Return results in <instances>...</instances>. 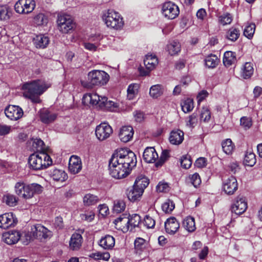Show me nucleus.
I'll return each instance as SVG.
<instances>
[{"label": "nucleus", "instance_id": "13d9d810", "mask_svg": "<svg viewBox=\"0 0 262 262\" xmlns=\"http://www.w3.org/2000/svg\"><path fill=\"white\" fill-rule=\"evenodd\" d=\"M174 207V203L169 199L167 200L162 205V210L166 213H170Z\"/></svg>", "mask_w": 262, "mask_h": 262}, {"label": "nucleus", "instance_id": "cd10ccee", "mask_svg": "<svg viewBox=\"0 0 262 262\" xmlns=\"http://www.w3.org/2000/svg\"><path fill=\"white\" fill-rule=\"evenodd\" d=\"M28 199H31L34 196L35 194L41 193L43 189V187L37 183H31L28 184Z\"/></svg>", "mask_w": 262, "mask_h": 262}, {"label": "nucleus", "instance_id": "4468645a", "mask_svg": "<svg viewBox=\"0 0 262 262\" xmlns=\"http://www.w3.org/2000/svg\"><path fill=\"white\" fill-rule=\"evenodd\" d=\"M33 236L35 239L41 240L48 237L49 230L41 224H37L31 227V228Z\"/></svg>", "mask_w": 262, "mask_h": 262}, {"label": "nucleus", "instance_id": "7c9ffc66", "mask_svg": "<svg viewBox=\"0 0 262 262\" xmlns=\"http://www.w3.org/2000/svg\"><path fill=\"white\" fill-rule=\"evenodd\" d=\"M144 63L147 70L151 71L158 64V59L155 55H146Z\"/></svg>", "mask_w": 262, "mask_h": 262}, {"label": "nucleus", "instance_id": "680f3d73", "mask_svg": "<svg viewBox=\"0 0 262 262\" xmlns=\"http://www.w3.org/2000/svg\"><path fill=\"white\" fill-rule=\"evenodd\" d=\"M211 118V113L207 107H203L200 114L201 120L208 122Z\"/></svg>", "mask_w": 262, "mask_h": 262}, {"label": "nucleus", "instance_id": "0eeeda50", "mask_svg": "<svg viewBox=\"0 0 262 262\" xmlns=\"http://www.w3.org/2000/svg\"><path fill=\"white\" fill-rule=\"evenodd\" d=\"M36 6L34 0H19L14 5L15 11L19 14H28L32 12Z\"/></svg>", "mask_w": 262, "mask_h": 262}, {"label": "nucleus", "instance_id": "393cba45", "mask_svg": "<svg viewBox=\"0 0 262 262\" xmlns=\"http://www.w3.org/2000/svg\"><path fill=\"white\" fill-rule=\"evenodd\" d=\"M184 140V133L180 129L173 130L170 132L169 140L171 144L179 145Z\"/></svg>", "mask_w": 262, "mask_h": 262}, {"label": "nucleus", "instance_id": "79ce46f5", "mask_svg": "<svg viewBox=\"0 0 262 262\" xmlns=\"http://www.w3.org/2000/svg\"><path fill=\"white\" fill-rule=\"evenodd\" d=\"M222 148L225 153L227 155L232 154L234 145L230 139H227L222 143Z\"/></svg>", "mask_w": 262, "mask_h": 262}, {"label": "nucleus", "instance_id": "c85d7f7f", "mask_svg": "<svg viewBox=\"0 0 262 262\" xmlns=\"http://www.w3.org/2000/svg\"><path fill=\"white\" fill-rule=\"evenodd\" d=\"M50 40L48 36L43 34L37 35L33 39V43L37 48H45L49 43Z\"/></svg>", "mask_w": 262, "mask_h": 262}, {"label": "nucleus", "instance_id": "c03bdc74", "mask_svg": "<svg viewBox=\"0 0 262 262\" xmlns=\"http://www.w3.org/2000/svg\"><path fill=\"white\" fill-rule=\"evenodd\" d=\"M163 91L162 85L156 84L151 86L149 95L153 98H157L163 94Z\"/></svg>", "mask_w": 262, "mask_h": 262}, {"label": "nucleus", "instance_id": "b1692460", "mask_svg": "<svg viewBox=\"0 0 262 262\" xmlns=\"http://www.w3.org/2000/svg\"><path fill=\"white\" fill-rule=\"evenodd\" d=\"M39 116L41 121L45 124H49L53 122L57 118V115L55 113L46 109H43L40 111Z\"/></svg>", "mask_w": 262, "mask_h": 262}, {"label": "nucleus", "instance_id": "bf43d9fd", "mask_svg": "<svg viewBox=\"0 0 262 262\" xmlns=\"http://www.w3.org/2000/svg\"><path fill=\"white\" fill-rule=\"evenodd\" d=\"M180 163L183 168L185 169L189 168L192 164L191 156L188 155H183L181 159Z\"/></svg>", "mask_w": 262, "mask_h": 262}, {"label": "nucleus", "instance_id": "603ef678", "mask_svg": "<svg viewBox=\"0 0 262 262\" xmlns=\"http://www.w3.org/2000/svg\"><path fill=\"white\" fill-rule=\"evenodd\" d=\"M90 257L95 260H103L107 261L110 259V255L107 252H96L90 254Z\"/></svg>", "mask_w": 262, "mask_h": 262}, {"label": "nucleus", "instance_id": "2f4dec72", "mask_svg": "<svg viewBox=\"0 0 262 262\" xmlns=\"http://www.w3.org/2000/svg\"><path fill=\"white\" fill-rule=\"evenodd\" d=\"M143 192L133 185L130 190H127V196L128 200L135 202L141 198Z\"/></svg>", "mask_w": 262, "mask_h": 262}, {"label": "nucleus", "instance_id": "37998d69", "mask_svg": "<svg viewBox=\"0 0 262 262\" xmlns=\"http://www.w3.org/2000/svg\"><path fill=\"white\" fill-rule=\"evenodd\" d=\"M256 157L252 152H247L245 154L243 163L244 165L252 167L256 163Z\"/></svg>", "mask_w": 262, "mask_h": 262}, {"label": "nucleus", "instance_id": "7ed1b4c3", "mask_svg": "<svg viewBox=\"0 0 262 262\" xmlns=\"http://www.w3.org/2000/svg\"><path fill=\"white\" fill-rule=\"evenodd\" d=\"M109 75L103 71L93 70L88 74V80H81V85L88 89L94 86H101L107 83Z\"/></svg>", "mask_w": 262, "mask_h": 262}, {"label": "nucleus", "instance_id": "4d7b16f0", "mask_svg": "<svg viewBox=\"0 0 262 262\" xmlns=\"http://www.w3.org/2000/svg\"><path fill=\"white\" fill-rule=\"evenodd\" d=\"M139 85L137 83H132L128 85L127 92V97L129 99H133L136 94L138 93Z\"/></svg>", "mask_w": 262, "mask_h": 262}, {"label": "nucleus", "instance_id": "69168bd1", "mask_svg": "<svg viewBox=\"0 0 262 262\" xmlns=\"http://www.w3.org/2000/svg\"><path fill=\"white\" fill-rule=\"evenodd\" d=\"M157 191L166 192L169 190V186L167 183L160 182L156 187Z\"/></svg>", "mask_w": 262, "mask_h": 262}, {"label": "nucleus", "instance_id": "09e8293b", "mask_svg": "<svg viewBox=\"0 0 262 262\" xmlns=\"http://www.w3.org/2000/svg\"><path fill=\"white\" fill-rule=\"evenodd\" d=\"M32 147L34 150L39 152V153L41 152H46L45 144L43 141L40 139H35L33 142Z\"/></svg>", "mask_w": 262, "mask_h": 262}, {"label": "nucleus", "instance_id": "4c0bfd02", "mask_svg": "<svg viewBox=\"0 0 262 262\" xmlns=\"http://www.w3.org/2000/svg\"><path fill=\"white\" fill-rule=\"evenodd\" d=\"M184 227L189 232H193L195 229L194 219L191 216L186 217L183 221Z\"/></svg>", "mask_w": 262, "mask_h": 262}, {"label": "nucleus", "instance_id": "f3484780", "mask_svg": "<svg viewBox=\"0 0 262 262\" xmlns=\"http://www.w3.org/2000/svg\"><path fill=\"white\" fill-rule=\"evenodd\" d=\"M101 97L96 93H88L83 95L82 102L85 105H98L99 107Z\"/></svg>", "mask_w": 262, "mask_h": 262}, {"label": "nucleus", "instance_id": "0e129e2a", "mask_svg": "<svg viewBox=\"0 0 262 262\" xmlns=\"http://www.w3.org/2000/svg\"><path fill=\"white\" fill-rule=\"evenodd\" d=\"M143 223L147 228H152L155 226V221L149 215L144 217Z\"/></svg>", "mask_w": 262, "mask_h": 262}, {"label": "nucleus", "instance_id": "72a5a7b5", "mask_svg": "<svg viewBox=\"0 0 262 262\" xmlns=\"http://www.w3.org/2000/svg\"><path fill=\"white\" fill-rule=\"evenodd\" d=\"M204 61L206 67L213 69L218 65L220 59L215 55L211 54L206 57Z\"/></svg>", "mask_w": 262, "mask_h": 262}, {"label": "nucleus", "instance_id": "f704fd0d", "mask_svg": "<svg viewBox=\"0 0 262 262\" xmlns=\"http://www.w3.org/2000/svg\"><path fill=\"white\" fill-rule=\"evenodd\" d=\"M253 74V68L251 62H246L242 68L241 76L244 79H248Z\"/></svg>", "mask_w": 262, "mask_h": 262}, {"label": "nucleus", "instance_id": "a18cd8bd", "mask_svg": "<svg viewBox=\"0 0 262 262\" xmlns=\"http://www.w3.org/2000/svg\"><path fill=\"white\" fill-rule=\"evenodd\" d=\"M18 199L13 194H7L3 196V201L8 206H15L17 204Z\"/></svg>", "mask_w": 262, "mask_h": 262}, {"label": "nucleus", "instance_id": "338daca9", "mask_svg": "<svg viewBox=\"0 0 262 262\" xmlns=\"http://www.w3.org/2000/svg\"><path fill=\"white\" fill-rule=\"evenodd\" d=\"M24 237H25L26 239V241H23V243L25 245H28L31 241L35 239L34 237L33 236L31 230L27 232H25Z\"/></svg>", "mask_w": 262, "mask_h": 262}, {"label": "nucleus", "instance_id": "a19ab883", "mask_svg": "<svg viewBox=\"0 0 262 262\" xmlns=\"http://www.w3.org/2000/svg\"><path fill=\"white\" fill-rule=\"evenodd\" d=\"M141 222V219L139 215L134 214L132 216H129V227L130 228L131 231L136 227H139Z\"/></svg>", "mask_w": 262, "mask_h": 262}, {"label": "nucleus", "instance_id": "f257e3e1", "mask_svg": "<svg viewBox=\"0 0 262 262\" xmlns=\"http://www.w3.org/2000/svg\"><path fill=\"white\" fill-rule=\"evenodd\" d=\"M137 164L136 156L134 152L127 148L117 149L109 161L110 174L115 179L126 177Z\"/></svg>", "mask_w": 262, "mask_h": 262}, {"label": "nucleus", "instance_id": "f8f14e48", "mask_svg": "<svg viewBox=\"0 0 262 262\" xmlns=\"http://www.w3.org/2000/svg\"><path fill=\"white\" fill-rule=\"evenodd\" d=\"M237 188V180L233 176H230L223 182V189L225 192L228 195L233 194Z\"/></svg>", "mask_w": 262, "mask_h": 262}, {"label": "nucleus", "instance_id": "49530a36", "mask_svg": "<svg viewBox=\"0 0 262 262\" xmlns=\"http://www.w3.org/2000/svg\"><path fill=\"white\" fill-rule=\"evenodd\" d=\"M232 20L231 14L228 12L224 13L218 17L219 23L223 26L230 24Z\"/></svg>", "mask_w": 262, "mask_h": 262}, {"label": "nucleus", "instance_id": "5701e85b", "mask_svg": "<svg viewBox=\"0 0 262 262\" xmlns=\"http://www.w3.org/2000/svg\"><path fill=\"white\" fill-rule=\"evenodd\" d=\"M83 238L82 235L77 233H73L70 238L69 247L73 251L78 250L81 247Z\"/></svg>", "mask_w": 262, "mask_h": 262}, {"label": "nucleus", "instance_id": "f03ea898", "mask_svg": "<svg viewBox=\"0 0 262 262\" xmlns=\"http://www.w3.org/2000/svg\"><path fill=\"white\" fill-rule=\"evenodd\" d=\"M46 83L41 80H35L25 83L22 86L23 95L25 98L29 99L33 103H39V98L49 88Z\"/></svg>", "mask_w": 262, "mask_h": 262}, {"label": "nucleus", "instance_id": "423d86ee", "mask_svg": "<svg viewBox=\"0 0 262 262\" xmlns=\"http://www.w3.org/2000/svg\"><path fill=\"white\" fill-rule=\"evenodd\" d=\"M103 20L107 27L117 30L120 29L123 26V18L118 13L112 10L108 11Z\"/></svg>", "mask_w": 262, "mask_h": 262}, {"label": "nucleus", "instance_id": "e433bc0d", "mask_svg": "<svg viewBox=\"0 0 262 262\" xmlns=\"http://www.w3.org/2000/svg\"><path fill=\"white\" fill-rule=\"evenodd\" d=\"M12 15L10 8L7 5L0 6V20H8Z\"/></svg>", "mask_w": 262, "mask_h": 262}, {"label": "nucleus", "instance_id": "58836bf2", "mask_svg": "<svg viewBox=\"0 0 262 262\" xmlns=\"http://www.w3.org/2000/svg\"><path fill=\"white\" fill-rule=\"evenodd\" d=\"M99 200L97 196L91 193L85 194L83 199L84 205L88 206L96 204Z\"/></svg>", "mask_w": 262, "mask_h": 262}, {"label": "nucleus", "instance_id": "2eb2a0df", "mask_svg": "<svg viewBox=\"0 0 262 262\" xmlns=\"http://www.w3.org/2000/svg\"><path fill=\"white\" fill-rule=\"evenodd\" d=\"M82 168L81 159L76 156L73 155L69 160V169L72 174L78 173Z\"/></svg>", "mask_w": 262, "mask_h": 262}, {"label": "nucleus", "instance_id": "1a4fd4ad", "mask_svg": "<svg viewBox=\"0 0 262 262\" xmlns=\"http://www.w3.org/2000/svg\"><path fill=\"white\" fill-rule=\"evenodd\" d=\"M247 208V203L245 198L243 196L238 195L235 199L230 207L232 213L236 215H240L245 212Z\"/></svg>", "mask_w": 262, "mask_h": 262}, {"label": "nucleus", "instance_id": "5fc2aeb1", "mask_svg": "<svg viewBox=\"0 0 262 262\" xmlns=\"http://www.w3.org/2000/svg\"><path fill=\"white\" fill-rule=\"evenodd\" d=\"M188 181L195 188H197L201 183V180L199 174L198 173H194L193 174H190L188 177Z\"/></svg>", "mask_w": 262, "mask_h": 262}, {"label": "nucleus", "instance_id": "ddd939ff", "mask_svg": "<svg viewBox=\"0 0 262 262\" xmlns=\"http://www.w3.org/2000/svg\"><path fill=\"white\" fill-rule=\"evenodd\" d=\"M17 219L14 218L12 213H6L0 215V228L7 229L14 226L17 223Z\"/></svg>", "mask_w": 262, "mask_h": 262}, {"label": "nucleus", "instance_id": "3c124183", "mask_svg": "<svg viewBox=\"0 0 262 262\" xmlns=\"http://www.w3.org/2000/svg\"><path fill=\"white\" fill-rule=\"evenodd\" d=\"M125 207L126 205L124 201L121 200H116L114 203L113 212L119 213L124 210Z\"/></svg>", "mask_w": 262, "mask_h": 262}, {"label": "nucleus", "instance_id": "aec40b11", "mask_svg": "<svg viewBox=\"0 0 262 262\" xmlns=\"http://www.w3.org/2000/svg\"><path fill=\"white\" fill-rule=\"evenodd\" d=\"M118 107L117 103L111 100H108L106 97H101L99 108L110 112H114L117 110Z\"/></svg>", "mask_w": 262, "mask_h": 262}, {"label": "nucleus", "instance_id": "a878e982", "mask_svg": "<svg viewBox=\"0 0 262 262\" xmlns=\"http://www.w3.org/2000/svg\"><path fill=\"white\" fill-rule=\"evenodd\" d=\"M28 184L25 183L23 181H20L16 183L14 189L16 194L20 197L25 199H28L27 191Z\"/></svg>", "mask_w": 262, "mask_h": 262}, {"label": "nucleus", "instance_id": "ea45409f", "mask_svg": "<svg viewBox=\"0 0 262 262\" xmlns=\"http://www.w3.org/2000/svg\"><path fill=\"white\" fill-rule=\"evenodd\" d=\"M167 51L171 55L177 54L181 50V46L179 42L172 41L167 46Z\"/></svg>", "mask_w": 262, "mask_h": 262}, {"label": "nucleus", "instance_id": "8fccbe9b", "mask_svg": "<svg viewBox=\"0 0 262 262\" xmlns=\"http://www.w3.org/2000/svg\"><path fill=\"white\" fill-rule=\"evenodd\" d=\"M169 158V152L168 150H164L162 151L161 155L157 162L155 163L156 167H161L163 164Z\"/></svg>", "mask_w": 262, "mask_h": 262}, {"label": "nucleus", "instance_id": "864d4df0", "mask_svg": "<svg viewBox=\"0 0 262 262\" xmlns=\"http://www.w3.org/2000/svg\"><path fill=\"white\" fill-rule=\"evenodd\" d=\"M135 249L137 252L142 251L146 247V242L141 237H137L134 242Z\"/></svg>", "mask_w": 262, "mask_h": 262}, {"label": "nucleus", "instance_id": "c9c22d12", "mask_svg": "<svg viewBox=\"0 0 262 262\" xmlns=\"http://www.w3.org/2000/svg\"><path fill=\"white\" fill-rule=\"evenodd\" d=\"M240 35V30L236 28L231 27L226 34V38L231 41L234 42L237 40Z\"/></svg>", "mask_w": 262, "mask_h": 262}, {"label": "nucleus", "instance_id": "6e6552de", "mask_svg": "<svg viewBox=\"0 0 262 262\" xmlns=\"http://www.w3.org/2000/svg\"><path fill=\"white\" fill-rule=\"evenodd\" d=\"M162 13L168 19H173L179 14L180 10L178 6L171 2H167L162 5Z\"/></svg>", "mask_w": 262, "mask_h": 262}, {"label": "nucleus", "instance_id": "20e7f679", "mask_svg": "<svg viewBox=\"0 0 262 262\" xmlns=\"http://www.w3.org/2000/svg\"><path fill=\"white\" fill-rule=\"evenodd\" d=\"M52 162L51 158L46 152L33 154L28 159L30 168L35 171L47 168L52 164Z\"/></svg>", "mask_w": 262, "mask_h": 262}, {"label": "nucleus", "instance_id": "774afa93", "mask_svg": "<svg viewBox=\"0 0 262 262\" xmlns=\"http://www.w3.org/2000/svg\"><path fill=\"white\" fill-rule=\"evenodd\" d=\"M241 124L246 128H249L252 125L250 119L246 117H243L240 120Z\"/></svg>", "mask_w": 262, "mask_h": 262}, {"label": "nucleus", "instance_id": "a211bd4d", "mask_svg": "<svg viewBox=\"0 0 262 262\" xmlns=\"http://www.w3.org/2000/svg\"><path fill=\"white\" fill-rule=\"evenodd\" d=\"M20 232L15 230L9 231L3 235L4 242L8 245L16 243L20 239Z\"/></svg>", "mask_w": 262, "mask_h": 262}, {"label": "nucleus", "instance_id": "c756f323", "mask_svg": "<svg viewBox=\"0 0 262 262\" xmlns=\"http://www.w3.org/2000/svg\"><path fill=\"white\" fill-rule=\"evenodd\" d=\"M148 184L149 180L145 176H140L136 179L134 186L143 192L145 188L147 187Z\"/></svg>", "mask_w": 262, "mask_h": 262}, {"label": "nucleus", "instance_id": "e2e57ef3", "mask_svg": "<svg viewBox=\"0 0 262 262\" xmlns=\"http://www.w3.org/2000/svg\"><path fill=\"white\" fill-rule=\"evenodd\" d=\"M198 113L194 112L192 114L189 116L188 120L186 122V124L190 127H193L198 122Z\"/></svg>", "mask_w": 262, "mask_h": 262}, {"label": "nucleus", "instance_id": "4be33fe9", "mask_svg": "<svg viewBox=\"0 0 262 262\" xmlns=\"http://www.w3.org/2000/svg\"><path fill=\"white\" fill-rule=\"evenodd\" d=\"M51 178L55 181L63 182L68 178L67 173L62 169L54 168L51 169L49 172Z\"/></svg>", "mask_w": 262, "mask_h": 262}, {"label": "nucleus", "instance_id": "39448f33", "mask_svg": "<svg viewBox=\"0 0 262 262\" xmlns=\"http://www.w3.org/2000/svg\"><path fill=\"white\" fill-rule=\"evenodd\" d=\"M56 23L58 30L64 34L69 33L76 27L73 17L71 15L65 13L58 14Z\"/></svg>", "mask_w": 262, "mask_h": 262}, {"label": "nucleus", "instance_id": "412c9836", "mask_svg": "<svg viewBox=\"0 0 262 262\" xmlns=\"http://www.w3.org/2000/svg\"><path fill=\"white\" fill-rule=\"evenodd\" d=\"M134 133V129L132 126H123L120 129L119 137L122 142L126 143L132 139Z\"/></svg>", "mask_w": 262, "mask_h": 262}, {"label": "nucleus", "instance_id": "bb28decb", "mask_svg": "<svg viewBox=\"0 0 262 262\" xmlns=\"http://www.w3.org/2000/svg\"><path fill=\"white\" fill-rule=\"evenodd\" d=\"M115 238L110 235H106L102 237L99 242V245L106 250L112 249L115 246Z\"/></svg>", "mask_w": 262, "mask_h": 262}, {"label": "nucleus", "instance_id": "dca6fc26", "mask_svg": "<svg viewBox=\"0 0 262 262\" xmlns=\"http://www.w3.org/2000/svg\"><path fill=\"white\" fill-rule=\"evenodd\" d=\"M158 157V154L154 147H146L143 154L144 160L149 163H156Z\"/></svg>", "mask_w": 262, "mask_h": 262}, {"label": "nucleus", "instance_id": "052dcab7", "mask_svg": "<svg viewBox=\"0 0 262 262\" xmlns=\"http://www.w3.org/2000/svg\"><path fill=\"white\" fill-rule=\"evenodd\" d=\"M255 25L253 24H251L246 26L244 31V35L249 39L251 38L255 32Z\"/></svg>", "mask_w": 262, "mask_h": 262}, {"label": "nucleus", "instance_id": "6e6d98bb", "mask_svg": "<svg viewBox=\"0 0 262 262\" xmlns=\"http://www.w3.org/2000/svg\"><path fill=\"white\" fill-rule=\"evenodd\" d=\"M48 17L45 14L40 13L34 17V22L37 26L43 25L48 23Z\"/></svg>", "mask_w": 262, "mask_h": 262}, {"label": "nucleus", "instance_id": "6ab92c4d", "mask_svg": "<svg viewBox=\"0 0 262 262\" xmlns=\"http://www.w3.org/2000/svg\"><path fill=\"white\" fill-rule=\"evenodd\" d=\"M179 227V223L174 217L168 219L165 222V230L168 234H174Z\"/></svg>", "mask_w": 262, "mask_h": 262}, {"label": "nucleus", "instance_id": "9d476101", "mask_svg": "<svg viewBox=\"0 0 262 262\" xmlns=\"http://www.w3.org/2000/svg\"><path fill=\"white\" fill-rule=\"evenodd\" d=\"M113 133L111 126L104 122L98 125L95 130V134L98 139L103 141L108 138Z\"/></svg>", "mask_w": 262, "mask_h": 262}, {"label": "nucleus", "instance_id": "473e14b6", "mask_svg": "<svg viewBox=\"0 0 262 262\" xmlns=\"http://www.w3.org/2000/svg\"><path fill=\"white\" fill-rule=\"evenodd\" d=\"M236 60L235 52L232 51H226L224 53L223 63L226 67H230L234 64Z\"/></svg>", "mask_w": 262, "mask_h": 262}, {"label": "nucleus", "instance_id": "9b49d317", "mask_svg": "<svg viewBox=\"0 0 262 262\" xmlns=\"http://www.w3.org/2000/svg\"><path fill=\"white\" fill-rule=\"evenodd\" d=\"M5 114L10 120L16 121L23 117L24 112L19 106L9 105L5 108Z\"/></svg>", "mask_w": 262, "mask_h": 262}, {"label": "nucleus", "instance_id": "de8ad7c7", "mask_svg": "<svg viewBox=\"0 0 262 262\" xmlns=\"http://www.w3.org/2000/svg\"><path fill=\"white\" fill-rule=\"evenodd\" d=\"M181 107L185 113L190 112L194 107L193 99L187 98L181 103Z\"/></svg>", "mask_w": 262, "mask_h": 262}]
</instances>
